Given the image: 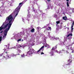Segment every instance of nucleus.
<instances>
[{
    "instance_id": "f257e3e1",
    "label": "nucleus",
    "mask_w": 74,
    "mask_h": 74,
    "mask_svg": "<svg viewBox=\"0 0 74 74\" xmlns=\"http://www.w3.org/2000/svg\"><path fill=\"white\" fill-rule=\"evenodd\" d=\"M6 19L9 21V23H8L7 24L4 25V23H3L2 25L0 27V31H1L2 29H5L8 26V28H6L4 31V36H3V39H5V38L6 37V36L8 33V32L10 30L12 23H13V17L12 14H10L8 17H7L6 18Z\"/></svg>"
},
{
    "instance_id": "f03ea898",
    "label": "nucleus",
    "mask_w": 74,
    "mask_h": 74,
    "mask_svg": "<svg viewBox=\"0 0 74 74\" xmlns=\"http://www.w3.org/2000/svg\"><path fill=\"white\" fill-rule=\"evenodd\" d=\"M33 53H36L35 50H34L33 49H31L29 51L27 52V54L29 55H31L33 54Z\"/></svg>"
},
{
    "instance_id": "7ed1b4c3",
    "label": "nucleus",
    "mask_w": 74,
    "mask_h": 74,
    "mask_svg": "<svg viewBox=\"0 0 74 74\" xmlns=\"http://www.w3.org/2000/svg\"><path fill=\"white\" fill-rule=\"evenodd\" d=\"M22 4H23V3H22V2L20 3H19L18 6L16 8V10L17 9V10H20V9H21V8L22 6Z\"/></svg>"
},
{
    "instance_id": "20e7f679",
    "label": "nucleus",
    "mask_w": 74,
    "mask_h": 74,
    "mask_svg": "<svg viewBox=\"0 0 74 74\" xmlns=\"http://www.w3.org/2000/svg\"><path fill=\"white\" fill-rule=\"evenodd\" d=\"M19 11H20V10L15 9L14 11L16 14L15 15V17H16V16L18 15V13H19Z\"/></svg>"
},
{
    "instance_id": "39448f33",
    "label": "nucleus",
    "mask_w": 74,
    "mask_h": 74,
    "mask_svg": "<svg viewBox=\"0 0 74 74\" xmlns=\"http://www.w3.org/2000/svg\"><path fill=\"white\" fill-rule=\"evenodd\" d=\"M69 59L68 61V63H71V62H72V60L71 59H72V57L71 56L69 57Z\"/></svg>"
},
{
    "instance_id": "423d86ee",
    "label": "nucleus",
    "mask_w": 74,
    "mask_h": 74,
    "mask_svg": "<svg viewBox=\"0 0 74 74\" xmlns=\"http://www.w3.org/2000/svg\"><path fill=\"white\" fill-rule=\"evenodd\" d=\"M44 48V46H42L41 48L39 49V50H38L37 51V53H38V52H40V51H41V49H42V48Z\"/></svg>"
},
{
    "instance_id": "0eeeda50",
    "label": "nucleus",
    "mask_w": 74,
    "mask_h": 74,
    "mask_svg": "<svg viewBox=\"0 0 74 74\" xmlns=\"http://www.w3.org/2000/svg\"><path fill=\"white\" fill-rule=\"evenodd\" d=\"M3 58H8V59H9V58H10V57L9 56V55L8 54L6 55V58H5V56H3Z\"/></svg>"
},
{
    "instance_id": "6e6552de",
    "label": "nucleus",
    "mask_w": 74,
    "mask_h": 74,
    "mask_svg": "<svg viewBox=\"0 0 74 74\" xmlns=\"http://www.w3.org/2000/svg\"><path fill=\"white\" fill-rule=\"evenodd\" d=\"M56 52V50L52 48L51 49V52Z\"/></svg>"
},
{
    "instance_id": "1a4fd4ad",
    "label": "nucleus",
    "mask_w": 74,
    "mask_h": 74,
    "mask_svg": "<svg viewBox=\"0 0 74 74\" xmlns=\"http://www.w3.org/2000/svg\"><path fill=\"white\" fill-rule=\"evenodd\" d=\"M63 19L64 20H65V21L67 20V17H66V16H64L63 17Z\"/></svg>"
},
{
    "instance_id": "9d476101",
    "label": "nucleus",
    "mask_w": 74,
    "mask_h": 74,
    "mask_svg": "<svg viewBox=\"0 0 74 74\" xmlns=\"http://www.w3.org/2000/svg\"><path fill=\"white\" fill-rule=\"evenodd\" d=\"M52 48L54 49H57V45H56L55 47H52Z\"/></svg>"
},
{
    "instance_id": "9b49d317",
    "label": "nucleus",
    "mask_w": 74,
    "mask_h": 74,
    "mask_svg": "<svg viewBox=\"0 0 74 74\" xmlns=\"http://www.w3.org/2000/svg\"><path fill=\"white\" fill-rule=\"evenodd\" d=\"M18 50V51L17 52L18 53H21V52H22V51H21V50H20V49H17Z\"/></svg>"
},
{
    "instance_id": "f8f14e48",
    "label": "nucleus",
    "mask_w": 74,
    "mask_h": 74,
    "mask_svg": "<svg viewBox=\"0 0 74 74\" xmlns=\"http://www.w3.org/2000/svg\"><path fill=\"white\" fill-rule=\"evenodd\" d=\"M35 30V29L34 28L32 29L31 30V32H32V33H34V32Z\"/></svg>"
},
{
    "instance_id": "ddd939ff",
    "label": "nucleus",
    "mask_w": 74,
    "mask_h": 74,
    "mask_svg": "<svg viewBox=\"0 0 74 74\" xmlns=\"http://www.w3.org/2000/svg\"><path fill=\"white\" fill-rule=\"evenodd\" d=\"M3 50H4V52H5V53H9V52L8 51H5V49H3Z\"/></svg>"
},
{
    "instance_id": "4468645a",
    "label": "nucleus",
    "mask_w": 74,
    "mask_h": 74,
    "mask_svg": "<svg viewBox=\"0 0 74 74\" xmlns=\"http://www.w3.org/2000/svg\"><path fill=\"white\" fill-rule=\"evenodd\" d=\"M21 57H22V58H25V54H23L21 55Z\"/></svg>"
},
{
    "instance_id": "2eb2a0df",
    "label": "nucleus",
    "mask_w": 74,
    "mask_h": 74,
    "mask_svg": "<svg viewBox=\"0 0 74 74\" xmlns=\"http://www.w3.org/2000/svg\"><path fill=\"white\" fill-rule=\"evenodd\" d=\"M27 16H28V18H30V17H32L31 16V15L29 14H28Z\"/></svg>"
},
{
    "instance_id": "dca6fc26",
    "label": "nucleus",
    "mask_w": 74,
    "mask_h": 74,
    "mask_svg": "<svg viewBox=\"0 0 74 74\" xmlns=\"http://www.w3.org/2000/svg\"><path fill=\"white\" fill-rule=\"evenodd\" d=\"M2 40V36H0V42H1Z\"/></svg>"
},
{
    "instance_id": "f3484780",
    "label": "nucleus",
    "mask_w": 74,
    "mask_h": 74,
    "mask_svg": "<svg viewBox=\"0 0 74 74\" xmlns=\"http://www.w3.org/2000/svg\"><path fill=\"white\" fill-rule=\"evenodd\" d=\"M72 13H73L74 12V8L72 9Z\"/></svg>"
},
{
    "instance_id": "a211bd4d",
    "label": "nucleus",
    "mask_w": 74,
    "mask_h": 74,
    "mask_svg": "<svg viewBox=\"0 0 74 74\" xmlns=\"http://www.w3.org/2000/svg\"><path fill=\"white\" fill-rule=\"evenodd\" d=\"M56 23H57V24H59V23H60V21H57L56 22Z\"/></svg>"
},
{
    "instance_id": "6ab92c4d",
    "label": "nucleus",
    "mask_w": 74,
    "mask_h": 74,
    "mask_svg": "<svg viewBox=\"0 0 74 74\" xmlns=\"http://www.w3.org/2000/svg\"><path fill=\"white\" fill-rule=\"evenodd\" d=\"M12 56L13 57H14V56H16V54H13L12 55Z\"/></svg>"
},
{
    "instance_id": "aec40b11",
    "label": "nucleus",
    "mask_w": 74,
    "mask_h": 74,
    "mask_svg": "<svg viewBox=\"0 0 74 74\" xmlns=\"http://www.w3.org/2000/svg\"><path fill=\"white\" fill-rule=\"evenodd\" d=\"M67 7H69V2H67Z\"/></svg>"
},
{
    "instance_id": "412c9836",
    "label": "nucleus",
    "mask_w": 74,
    "mask_h": 74,
    "mask_svg": "<svg viewBox=\"0 0 74 74\" xmlns=\"http://www.w3.org/2000/svg\"><path fill=\"white\" fill-rule=\"evenodd\" d=\"M48 28L49 29V30H51V27H49Z\"/></svg>"
},
{
    "instance_id": "4be33fe9",
    "label": "nucleus",
    "mask_w": 74,
    "mask_h": 74,
    "mask_svg": "<svg viewBox=\"0 0 74 74\" xmlns=\"http://www.w3.org/2000/svg\"><path fill=\"white\" fill-rule=\"evenodd\" d=\"M45 47H49V45H47L46 46H45Z\"/></svg>"
},
{
    "instance_id": "5701e85b",
    "label": "nucleus",
    "mask_w": 74,
    "mask_h": 74,
    "mask_svg": "<svg viewBox=\"0 0 74 74\" xmlns=\"http://www.w3.org/2000/svg\"><path fill=\"white\" fill-rule=\"evenodd\" d=\"M69 63L68 64H67V65H70L71 64V62H68Z\"/></svg>"
},
{
    "instance_id": "b1692460",
    "label": "nucleus",
    "mask_w": 74,
    "mask_h": 74,
    "mask_svg": "<svg viewBox=\"0 0 74 74\" xmlns=\"http://www.w3.org/2000/svg\"><path fill=\"white\" fill-rule=\"evenodd\" d=\"M21 41V39H20L18 40H17L18 41Z\"/></svg>"
},
{
    "instance_id": "393cba45",
    "label": "nucleus",
    "mask_w": 74,
    "mask_h": 74,
    "mask_svg": "<svg viewBox=\"0 0 74 74\" xmlns=\"http://www.w3.org/2000/svg\"><path fill=\"white\" fill-rule=\"evenodd\" d=\"M3 56V53L0 54V57L2 56Z\"/></svg>"
},
{
    "instance_id": "a878e982",
    "label": "nucleus",
    "mask_w": 74,
    "mask_h": 74,
    "mask_svg": "<svg viewBox=\"0 0 74 74\" xmlns=\"http://www.w3.org/2000/svg\"><path fill=\"white\" fill-rule=\"evenodd\" d=\"M44 53L43 52H42L41 53V55H44Z\"/></svg>"
},
{
    "instance_id": "bb28decb",
    "label": "nucleus",
    "mask_w": 74,
    "mask_h": 74,
    "mask_svg": "<svg viewBox=\"0 0 74 74\" xmlns=\"http://www.w3.org/2000/svg\"><path fill=\"white\" fill-rule=\"evenodd\" d=\"M39 27H37V29L38 30H39Z\"/></svg>"
},
{
    "instance_id": "cd10ccee",
    "label": "nucleus",
    "mask_w": 74,
    "mask_h": 74,
    "mask_svg": "<svg viewBox=\"0 0 74 74\" xmlns=\"http://www.w3.org/2000/svg\"><path fill=\"white\" fill-rule=\"evenodd\" d=\"M66 53H69V52H68V51H66Z\"/></svg>"
},
{
    "instance_id": "c85d7f7f",
    "label": "nucleus",
    "mask_w": 74,
    "mask_h": 74,
    "mask_svg": "<svg viewBox=\"0 0 74 74\" xmlns=\"http://www.w3.org/2000/svg\"><path fill=\"white\" fill-rule=\"evenodd\" d=\"M73 26H74V25H72L71 26V28H73Z\"/></svg>"
},
{
    "instance_id": "c756f323",
    "label": "nucleus",
    "mask_w": 74,
    "mask_h": 74,
    "mask_svg": "<svg viewBox=\"0 0 74 74\" xmlns=\"http://www.w3.org/2000/svg\"><path fill=\"white\" fill-rule=\"evenodd\" d=\"M73 29H74V28H72V29H71V32H72V31H73Z\"/></svg>"
},
{
    "instance_id": "7c9ffc66",
    "label": "nucleus",
    "mask_w": 74,
    "mask_h": 74,
    "mask_svg": "<svg viewBox=\"0 0 74 74\" xmlns=\"http://www.w3.org/2000/svg\"><path fill=\"white\" fill-rule=\"evenodd\" d=\"M55 52H57V53H58V51L57 50H56V51Z\"/></svg>"
},
{
    "instance_id": "2f4dec72",
    "label": "nucleus",
    "mask_w": 74,
    "mask_h": 74,
    "mask_svg": "<svg viewBox=\"0 0 74 74\" xmlns=\"http://www.w3.org/2000/svg\"><path fill=\"white\" fill-rule=\"evenodd\" d=\"M70 34H69L68 36H67V37H69V36H70Z\"/></svg>"
},
{
    "instance_id": "473e14b6",
    "label": "nucleus",
    "mask_w": 74,
    "mask_h": 74,
    "mask_svg": "<svg viewBox=\"0 0 74 74\" xmlns=\"http://www.w3.org/2000/svg\"><path fill=\"white\" fill-rule=\"evenodd\" d=\"M53 56V53H52L51 54V56Z\"/></svg>"
},
{
    "instance_id": "72a5a7b5",
    "label": "nucleus",
    "mask_w": 74,
    "mask_h": 74,
    "mask_svg": "<svg viewBox=\"0 0 74 74\" xmlns=\"http://www.w3.org/2000/svg\"><path fill=\"white\" fill-rule=\"evenodd\" d=\"M72 25H74V21H73V23Z\"/></svg>"
},
{
    "instance_id": "f704fd0d",
    "label": "nucleus",
    "mask_w": 74,
    "mask_h": 74,
    "mask_svg": "<svg viewBox=\"0 0 74 74\" xmlns=\"http://www.w3.org/2000/svg\"><path fill=\"white\" fill-rule=\"evenodd\" d=\"M69 35H70V36H73V34H70Z\"/></svg>"
},
{
    "instance_id": "c9c22d12",
    "label": "nucleus",
    "mask_w": 74,
    "mask_h": 74,
    "mask_svg": "<svg viewBox=\"0 0 74 74\" xmlns=\"http://www.w3.org/2000/svg\"><path fill=\"white\" fill-rule=\"evenodd\" d=\"M16 55H19L20 54H19V53H18V54H16Z\"/></svg>"
},
{
    "instance_id": "e433bc0d",
    "label": "nucleus",
    "mask_w": 74,
    "mask_h": 74,
    "mask_svg": "<svg viewBox=\"0 0 74 74\" xmlns=\"http://www.w3.org/2000/svg\"><path fill=\"white\" fill-rule=\"evenodd\" d=\"M33 10H34L33 11H34V12H35V10H34V8H33Z\"/></svg>"
},
{
    "instance_id": "4c0bfd02",
    "label": "nucleus",
    "mask_w": 74,
    "mask_h": 74,
    "mask_svg": "<svg viewBox=\"0 0 74 74\" xmlns=\"http://www.w3.org/2000/svg\"><path fill=\"white\" fill-rule=\"evenodd\" d=\"M57 38V39H59V38L58 37H57L56 38Z\"/></svg>"
},
{
    "instance_id": "58836bf2",
    "label": "nucleus",
    "mask_w": 74,
    "mask_h": 74,
    "mask_svg": "<svg viewBox=\"0 0 74 74\" xmlns=\"http://www.w3.org/2000/svg\"><path fill=\"white\" fill-rule=\"evenodd\" d=\"M47 1H51V0H47Z\"/></svg>"
},
{
    "instance_id": "ea45409f",
    "label": "nucleus",
    "mask_w": 74,
    "mask_h": 74,
    "mask_svg": "<svg viewBox=\"0 0 74 74\" xmlns=\"http://www.w3.org/2000/svg\"><path fill=\"white\" fill-rule=\"evenodd\" d=\"M3 31H1V32H0V33H3Z\"/></svg>"
},
{
    "instance_id": "a19ab883",
    "label": "nucleus",
    "mask_w": 74,
    "mask_h": 74,
    "mask_svg": "<svg viewBox=\"0 0 74 74\" xmlns=\"http://www.w3.org/2000/svg\"><path fill=\"white\" fill-rule=\"evenodd\" d=\"M47 10H49V8H47Z\"/></svg>"
},
{
    "instance_id": "79ce46f5",
    "label": "nucleus",
    "mask_w": 74,
    "mask_h": 74,
    "mask_svg": "<svg viewBox=\"0 0 74 74\" xmlns=\"http://www.w3.org/2000/svg\"><path fill=\"white\" fill-rule=\"evenodd\" d=\"M69 1V0H66V1Z\"/></svg>"
},
{
    "instance_id": "37998d69",
    "label": "nucleus",
    "mask_w": 74,
    "mask_h": 74,
    "mask_svg": "<svg viewBox=\"0 0 74 74\" xmlns=\"http://www.w3.org/2000/svg\"><path fill=\"white\" fill-rule=\"evenodd\" d=\"M72 53H73L74 52L73 51H72Z\"/></svg>"
},
{
    "instance_id": "c03bdc74",
    "label": "nucleus",
    "mask_w": 74,
    "mask_h": 74,
    "mask_svg": "<svg viewBox=\"0 0 74 74\" xmlns=\"http://www.w3.org/2000/svg\"><path fill=\"white\" fill-rule=\"evenodd\" d=\"M20 47H22V46H20Z\"/></svg>"
},
{
    "instance_id": "a18cd8bd",
    "label": "nucleus",
    "mask_w": 74,
    "mask_h": 74,
    "mask_svg": "<svg viewBox=\"0 0 74 74\" xmlns=\"http://www.w3.org/2000/svg\"><path fill=\"white\" fill-rule=\"evenodd\" d=\"M44 51V49H43L42 50V51Z\"/></svg>"
},
{
    "instance_id": "49530a36",
    "label": "nucleus",
    "mask_w": 74,
    "mask_h": 74,
    "mask_svg": "<svg viewBox=\"0 0 74 74\" xmlns=\"http://www.w3.org/2000/svg\"><path fill=\"white\" fill-rule=\"evenodd\" d=\"M47 30H49V29H47Z\"/></svg>"
},
{
    "instance_id": "de8ad7c7",
    "label": "nucleus",
    "mask_w": 74,
    "mask_h": 74,
    "mask_svg": "<svg viewBox=\"0 0 74 74\" xmlns=\"http://www.w3.org/2000/svg\"><path fill=\"white\" fill-rule=\"evenodd\" d=\"M70 45H69V46H70Z\"/></svg>"
},
{
    "instance_id": "09e8293b",
    "label": "nucleus",
    "mask_w": 74,
    "mask_h": 74,
    "mask_svg": "<svg viewBox=\"0 0 74 74\" xmlns=\"http://www.w3.org/2000/svg\"><path fill=\"white\" fill-rule=\"evenodd\" d=\"M68 48H69V47H68Z\"/></svg>"
},
{
    "instance_id": "8fccbe9b",
    "label": "nucleus",
    "mask_w": 74,
    "mask_h": 74,
    "mask_svg": "<svg viewBox=\"0 0 74 74\" xmlns=\"http://www.w3.org/2000/svg\"><path fill=\"white\" fill-rule=\"evenodd\" d=\"M50 53V54H51V53Z\"/></svg>"
}]
</instances>
